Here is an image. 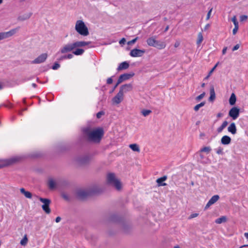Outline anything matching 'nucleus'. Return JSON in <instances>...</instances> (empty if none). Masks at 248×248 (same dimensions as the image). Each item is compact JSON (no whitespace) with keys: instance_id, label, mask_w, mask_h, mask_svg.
Returning a JSON list of instances; mask_svg holds the SVG:
<instances>
[{"instance_id":"7c9ffc66","label":"nucleus","mask_w":248,"mask_h":248,"mask_svg":"<svg viewBox=\"0 0 248 248\" xmlns=\"http://www.w3.org/2000/svg\"><path fill=\"white\" fill-rule=\"evenodd\" d=\"M151 113H152V111L149 109H142L141 111V114L144 117L147 116L148 115L150 114Z\"/></svg>"},{"instance_id":"20e7f679","label":"nucleus","mask_w":248,"mask_h":248,"mask_svg":"<svg viewBox=\"0 0 248 248\" xmlns=\"http://www.w3.org/2000/svg\"><path fill=\"white\" fill-rule=\"evenodd\" d=\"M107 181L108 184L114 186L117 190H120L122 189V183L120 181L116 178L114 173H108L107 176Z\"/></svg>"},{"instance_id":"e433bc0d","label":"nucleus","mask_w":248,"mask_h":248,"mask_svg":"<svg viewBox=\"0 0 248 248\" xmlns=\"http://www.w3.org/2000/svg\"><path fill=\"white\" fill-rule=\"evenodd\" d=\"M137 40H138V37H136L134 39H133V40H131L130 41H128L127 42V44L128 45H130L131 44H133L136 43V42L137 41Z\"/></svg>"},{"instance_id":"c85d7f7f","label":"nucleus","mask_w":248,"mask_h":248,"mask_svg":"<svg viewBox=\"0 0 248 248\" xmlns=\"http://www.w3.org/2000/svg\"><path fill=\"white\" fill-rule=\"evenodd\" d=\"M203 40L202 34L201 32H199L198 34V38L197 40V44L200 46Z\"/></svg>"},{"instance_id":"e2e57ef3","label":"nucleus","mask_w":248,"mask_h":248,"mask_svg":"<svg viewBox=\"0 0 248 248\" xmlns=\"http://www.w3.org/2000/svg\"><path fill=\"white\" fill-rule=\"evenodd\" d=\"M3 88V85L0 83V90H1Z\"/></svg>"},{"instance_id":"a211bd4d","label":"nucleus","mask_w":248,"mask_h":248,"mask_svg":"<svg viewBox=\"0 0 248 248\" xmlns=\"http://www.w3.org/2000/svg\"><path fill=\"white\" fill-rule=\"evenodd\" d=\"M129 66L128 62H124L121 63L117 68V70L120 71L124 69H127Z\"/></svg>"},{"instance_id":"f704fd0d","label":"nucleus","mask_w":248,"mask_h":248,"mask_svg":"<svg viewBox=\"0 0 248 248\" xmlns=\"http://www.w3.org/2000/svg\"><path fill=\"white\" fill-rule=\"evenodd\" d=\"M212 10H213V8H211L209 11H208V13H207V16H206V19L207 20H209L210 18V16H211V13H212Z\"/></svg>"},{"instance_id":"49530a36","label":"nucleus","mask_w":248,"mask_h":248,"mask_svg":"<svg viewBox=\"0 0 248 248\" xmlns=\"http://www.w3.org/2000/svg\"><path fill=\"white\" fill-rule=\"evenodd\" d=\"M180 44V42L179 41H176L174 45L175 47H178Z\"/></svg>"},{"instance_id":"1a4fd4ad","label":"nucleus","mask_w":248,"mask_h":248,"mask_svg":"<svg viewBox=\"0 0 248 248\" xmlns=\"http://www.w3.org/2000/svg\"><path fill=\"white\" fill-rule=\"evenodd\" d=\"M240 109L237 107L232 108L229 112V115L232 120H236L239 116Z\"/></svg>"},{"instance_id":"69168bd1","label":"nucleus","mask_w":248,"mask_h":248,"mask_svg":"<svg viewBox=\"0 0 248 248\" xmlns=\"http://www.w3.org/2000/svg\"><path fill=\"white\" fill-rule=\"evenodd\" d=\"M174 248H180V247L178 245H176L174 247Z\"/></svg>"},{"instance_id":"ea45409f","label":"nucleus","mask_w":248,"mask_h":248,"mask_svg":"<svg viewBox=\"0 0 248 248\" xmlns=\"http://www.w3.org/2000/svg\"><path fill=\"white\" fill-rule=\"evenodd\" d=\"M104 114L103 111H99L96 114V117L98 119L100 118L102 115Z\"/></svg>"},{"instance_id":"393cba45","label":"nucleus","mask_w":248,"mask_h":248,"mask_svg":"<svg viewBox=\"0 0 248 248\" xmlns=\"http://www.w3.org/2000/svg\"><path fill=\"white\" fill-rule=\"evenodd\" d=\"M228 124V122L226 121H224L222 123V124L220 125V126L218 127V128L217 129V131L218 132V133L221 132L222 131V130L227 126Z\"/></svg>"},{"instance_id":"8fccbe9b","label":"nucleus","mask_w":248,"mask_h":248,"mask_svg":"<svg viewBox=\"0 0 248 248\" xmlns=\"http://www.w3.org/2000/svg\"><path fill=\"white\" fill-rule=\"evenodd\" d=\"M50 202V201L47 199V214H49L50 212V209L48 207V204Z\"/></svg>"},{"instance_id":"2f4dec72","label":"nucleus","mask_w":248,"mask_h":248,"mask_svg":"<svg viewBox=\"0 0 248 248\" xmlns=\"http://www.w3.org/2000/svg\"><path fill=\"white\" fill-rule=\"evenodd\" d=\"M205 102H202L201 103L197 104L194 108V110L197 111L200 109V108L204 106L205 105Z\"/></svg>"},{"instance_id":"bf43d9fd","label":"nucleus","mask_w":248,"mask_h":248,"mask_svg":"<svg viewBox=\"0 0 248 248\" xmlns=\"http://www.w3.org/2000/svg\"><path fill=\"white\" fill-rule=\"evenodd\" d=\"M222 116V114L221 113H218L217 114V117H221Z\"/></svg>"},{"instance_id":"412c9836","label":"nucleus","mask_w":248,"mask_h":248,"mask_svg":"<svg viewBox=\"0 0 248 248\" xmlns=\"http://www.w3.org/2000/svg\"><path fill=\"white\" fill-rule=\"evenodd\" d=\"M84 52V50L80 47H77L73 51V53L75 55H81Z\"/></svg>"},{"instance_id":"39448f33","label":"nucleus","mask_w":248,"mask_h":248,"mask_svg":"<svg viewBox=\"0 0 248 248\" xmlns=\"http://www.w3.org/2000/svg\"><path fill=\"white\" fill-rule=\"evenodd\" d=\"M146 42L149 46L155 47L159 49H163L166 47L165 43L156 40L155 36L148 38L146 40Z\"/></svg>"},{"instance_id":"052dcab7","label":"nucleus","mask_w":248,"mask_h":248,"mask_svg":"<svg viewBox=\"0 0 248 248\" xmlns=\"http://www.w3.org/2000/svg\"><path fill=\"white\" fill-rule=\"evenodd\" d=\"M63 197L65 199V200H68V197L67 196H66L65 195H63Z\"/></svg>"},{"instance_id":"c03bdc74","label":"nucleus","mask_w":248,"mask_h":248,"mask_svg":"<svg viewBox=\"0 0 248 248\" xmlns=\"http://www.w3.org/2000/svg\"><path fill=\"white\" fill-rule=\"evenodd\" d=\"M112 82H113V79H112L111 78H109L107 79V84H110L112 83Z\"/></svg>"},{"instance_id":"bb28decb","label":"nucleus","mask_w":248,"mask_h":248,"mask_svg":"<svg viewBox=\"0 0 248 248\" xmlns=\"http://www.w3.org/2000/svg\"><path fill=\"white\" fill-rule=\"evenodd\" d=\"M227 221V218L225 216H222L219 218H217L215 220V222L217 224H221L223 222H225Z\"/></svg>"},{"instance_id":"a18cd8bd","label":"nucleus","mask_w":248,"mask_h":248,"mask_svg":"<svg viewBox=\"0 0 248 248\" xmlns=\"http://www.w3.org/2000/svg\"><path fill=\"white\" fill-rule=\"evenodd\" d=\"M30 17V16H28L25 18L22 17L21 16H19L18 19L20 21L26 20Z\"/></svg>"},{"instance_id":"f257e3e1","label":"nucleus","mask_w":248,"mask_h":248,"mask_svg":"<svg viewBox=\"0 0 248 248\" xmlns=\"http://www.w3.org/2000/svg\"><path fill=\"white\" fill-rule=\"evenodd\" d=\"M83 131L89 140L94 142H99L104 135L103 130L101 128L92 129L87 127Z\"/></svg>"},{"instance_id":"423d86ee","label":"nucleus","mask_w":248,"mask_h":248,"mask_svg":"<svg viewBox=\"0 0 248 248\" xmlns=\"http://www.w3.org/2000/svg\"><path fill=\"white\" fill-rule=\"evenodd\" d=\"M20 159V157L15 156L8 159L0 160V169L15 164Z\"/></svg>"},{"instance_id":"c756f323","label":"nucleus","mask_w":248,"mask_h":248,"mask_svg":"<svg viewBox=\"0 0 248 248\" xmlns=\"http://www.w3.org/2000/svg\"><path fill=\"white\" fill-rule=\"evenodd\" d=\"M28 242V239L27 238V234H25L22 239L20 241V244L21 245L25 246L27 245Z\"/></svg>"},{"instance_id":"774afa93","label":"nucleus","mask_w":248,"mask_h":248,"mask_svg":"<svg viewBox=\"0 0 248 248\" xmlns=\"http://www.w3.org/2000/svg\"><path fill=\"white\" fill-rule=\"evenodd\" d=\"M168 29H169V27H168V26H167V27L166 28V29H165V31H167L168 30Z\"/></svg>"},{"instance_id":"a878e982","label":"nucleus","mask_w":248,"mask_h":248,"mask_svg":"<svg viewBox=\"0 0 248 248\" xmlns=\"http://www.w3.org/2000/svg\"><path fill=\"white\" fill-rule=\"evenodd\" d=\"M210 96L209 97L210 101H213L216 97V94L213 87H211L210 90Z\"/></svg>"},{"instance_id":"2eb2a0df","label":"nucleus","mask_w":248,"mask_h":248,"mask_svg":"<svg viewBox=\"0 0 248 248\" xmlns=\"http://www.w3.org/2000/svg\"><path fill=\"white\" fill-rule=\"evenodd\" d=\"M228 131L232 135H235L237 132V128L234 123H232L228 127Z\"/></svg>"},{"instance_id":"6e6552de","label":"nucleus","mask_w":248,"mask_h":248,"mask_svg":"<svg viewBox=\"0 0 248 248\" xmlns=\"http://www.w3.org/2000/svg\"><path fill=\"white\" fill-rule=\"evenodd\" d=\"M134 76V73L133 72H131L130 73H125L124 74L121 75L117 81V82L116 83V86H118L119 84H120L122 82L128 80L130 79L131 78L133 77Z\"/></svg>"},{"instance_id":"f3484780","label":"nucleus","mask_w":248,"mask_h":248,"mask_svg":"<svg viewBox=\"0 0 248 248\" xmlns=\"http://www.w3.org/2000/svg\"><path fill=\"white\" fill-rule=\"evenodd\" d=\"M34 197L36 198V200L38 199L44 203L42 205V208L44 211L46 213V198H42L38 197L37 196H34Z\"/></svg>"},{"instance_id":"338daca9","label":"nucleus","mask_w":248,"mask_h":248,"mask_svg":"<svg viewBox=\"0 0 248 248\" xmlns=\"http://www.w3.org/2000/svg\"><path fill=\"white\" fill-rule=\"evenodd\" d=\"M202 87H204L205 86V83H203L202 84Z\"/></svg>"},{"instance_id":"7ed1b4c3","label":"nucleus","mask_w":248,"mask_h":248,"mask_svg":"<svg viewBox=\"0 0 248 248\" xmlns=\"http://www.w3.org/2000/svg\"><path fill=\"white\" fill-rule=\"evenodd\" d=\"M75 29L81 36H86L89 34L88 28L82 20H78L76 22Z\"/></svg>"},{"instance_id":"9d476101","label":"nucleus","mask_w":248,"mask_h":248,"mask_svg":"<svg viewBox=\"0 0 248 248\" xmlns=\"http://www.w3.org/2000/svg\"><path fill=\"white\" fill-rule=\"evenodd\" d=\"M145 52L144 49L135 48L131 50L130 55L132 57H140L142 56Z\"/></svg>"},{"instance_id":"9b49d317","label":"nucleus","mask_w":248,"mask_h":248,"mask_svg":"<svg viewBox=\"0 0 248 248\" xmlns=\"http://www.w3.org/2000/svg\"><path fill=\"white\" fill-rule=\"evenodd\" d=\"M46 59V54L44 53L39 55L37 58L35 59L34 60L31 61L30 63L31 64H39L43 62Z\"/></svg>"},{"instance_id":"680f3d73","label":"nucleus","mask_w":248,"mask_h":248,"mask_svg":"<svg viewBox=\"0 0 248 248\" xmlns=\"http://www.w3.org/2000/svg\"><path fill=\"white\" fill-rule=\"evenodd\" d=\"M31 85H32V86L33 87H34V88H35V87H36V84H35V83H32Z\"/></svg>"},{"instance_id":"aec40b11","label":"nucleus","mask_w":248,"mask_h":248,"mask_svg":"<svg viewBox=\"0 0 248 248\" xmlns=\"http://www.w3.org/2000/svg\"><path fill=\"white\" fill-rule=\"evenodd\" d=\"M48 186L49 187L50 189L53 190L56 188L57 186V183L54 180L50 179L48 181Z\"/></svg>"},{"instance_id":"603ef678","label":"nucleus","mask_w":248,"mask_h":248,"mask_svg":"<svg viewBox=\"0 0 248 248\" xmlns=\"http://www.w3.org/2000/svg\"><path fill=\"white\" fill-rule=\"evenodd\" d=\"M227 50V47H225L223 48V49L222 50V54L223 55H224L226 53Z\"/></svg>"},{"instance_id":"4d7b16f0","label":"nucleus","mask_w":248,"mask_h":248,"mask_svg":"<svg viewBox=\"0 0 248 248\" xmlns=\"http://www.w3.org/2000/svg\"><path fill=\"white\" fill-rule=\"evenodd\" d=\"M244 236L246 238V239L248 240V232L244 233Z\"/></svg>"},{"instance_id":"473e14b6","label":"nucleus","mask_w":248,"mask_h":248,"mask_svg":"<svg viewBox=\"0 0 248 248\" xmlns=\"http://www.w3.org/2000/svg\"><path fill=\"white\" fill-rule=\"evenodd\" d=\"M211 151V149L210 147H204L202 148L200 150L201 152H205L207 154H208Z\"/></svg>"},{"instance_id":"4be33fe9","label":"nucleus","mask_w":248,"mask_h":248,"mask_svg":"<svg viewBox=\"0 0 248 248\" xmlns=\"http://www.w3.org/2000/svg\"><path fill=\"white\" fill-rule=\"evenodd\" d=\"M167 178L166 176H164L161 178H159L156 180V182L159 186H165L167 184L166 183H162L163 182L165 181Z\"/></svg>"},{"instance_id":"ddd939ff","label":"nucleus","mask_w":248,"mask_h":248,"mask_svg":"<svg viewBox=\"0 0 248 248\" xmlns=\"http://www.w3.org/2000/svg\"><path fill=\"white\" fill-rule=\"evenodd\" d=\"M219 199V196L217 195H214L209 200L205 206V209H207L211 205L216 202Z\"/></svg>"},{"instance_id":"a19ab883","label":"nucleus","mask_w":248,"mask_h":248,"mask_svg":"<svg viewBox=\"0 0 248 248\" xmlns=\"http://www.w3.org/2000/svg\"><path fill=\"white\" fill-rule=\"evenodd\" d=\"M73 56L72 54H69L67 55L64 56L63 58L64 59H72L73 58Z\"/></svg>"},{"instance_id":"5fc2aeb1","label":"nucleus","mask_w":248,"mask_h":248,"mask_svg":"<svg viewBox=\"0 0 248 248\" xmlns=\"http://www.w3.org/2000/svg\"><path fill=\"white\" fill-rule=\"evenodd\" d=\"M61 220V218L60 217H56L55 221L57 223L59 222Z\"/></svg>"},{"instance_id":"6e6d98bb","label":"nucleus","mask_w":248,"mask_h":248,"mask_svg":"<svg viewBox=\"0 0 248 248\" xmlns=\"http://www.w3.org/2000/svg\"><path fill=\"white\" fill-rule=\"evenodd\" d=\"M232 21L233 23H234V22H236L237 21L236 16H233V17L232 18Z\"/></svg>"},{"instance_id":"4c0bfd02","label":"nucleus","mask_w":248,"mask_h":248,"mask_svg":"<svg viewBox=\"0 0 248 248\" xmlns=\"http://www.w3.org/2000/svg\"><path fill=\"white\" fill-rule=\"evenodd\" d=\"M198 215H199V214H198V213H193V214H191L190 216L188 217V219H191L193 218H195V217H198Z\"/></svg>"},{"instance_id":"f03ea898","label":"nucleus","mask_w":248,"mask_h":248,"mask_svg":"<svg viewBox=\"0 0 248 248\" xmlns=\"http://www.w3.org/2000/svg\"><path fill=\"white\" fill-rule=\"evenodd\" d=\"M91 42L76 41L72 43H69L64 45L61 49L62 53H66L73 51L77 47H84L90 45Z\"/></svg>"},{"instance_id":"0eeeda50","label":"nucleus","mask_w":248,"mask_h":248,"mask_svg":"<svg viewBox=\"0 0 248 248\" xmlns=\"http://www.w3.org/2000/svg\"><path fill=\"white\" fill-rule=\"evenodd\" d=\"M19 28L20 27H18L7 32H0V41L13 36L18 31Z\"/></svg>"},{"instance_id":"f8f14e48","label":"nucleus","mask_w":248,"mask_h":248,"mask_svg":"<svg viewBox=\"0 0 248 248\" xmlns=\"http://www.w3.org/2000/svg\"><path fill=\"white\" fill-rule=\"evenodd\" d=\"M124 99V94L120 91L112 98V102L113 104L117 105L120 104Z\"/></svg>"},{"instance_id":"5701e85b","label":"nucleus","mask_w":248,"mask_h":248,"mask_svg":"<svg viewBox=\"0 0 248 248\" xmlns=\"http://www.w3.org/2000/svg\"><path fill=\"white\" fill-rule=\"evenodd\" d=\"M20 191L21 193L24 195V196L29 199H31L32 197V194L29 191H27L24 188H21L20 189Z\"/></svg>"},{"instance_id":"b1692460","label":"nucleus","mask_w":248,"mask_h":248,"mask_svg":"<svg viewBox=\"0 0 248 248\" xmlns=\"http://www.w3.org/2000/svg\"><path fill=\"white\" fill-rule=\"evenodd\" d=\"M236 101V97L234 93H232L229 99V103L232 106L235 104Z\"/></svg>"},{"instance_id":"79ce46f5","label":"nucleus","mask_w":248,"mask_h":248,"mask_svg":"<svg viewBox=\"0 0 248 248\" xmlns=\"http://www.w3.org/2000/svg\"><path fill=\"white\" fill-rule=\"evenodd\" d=\"M126 42V40L124 38H123L122 39H121L120 41H119V44L120 45H124L125 44Z\"/></svg>"},{"instance_id":"58836bf2","label":"nucleus","mask_w":248,"mask_h":248,"mask_svg":"<svg viewBox=\"0 0 248 248\" xmlns=\"http://www.w3.org/2000/svg\"><path fill=\"white\" fill-rule=\"evenodd\" d=\"M60 66V65L58 63H55L53 65L52 68L54 70H56L58 68H59Z\"/></svg>"},{"instance_id":"4468645a","label":"nucleus","mask_w":248,"mask_h":248,"mask_svg":"<svg viewBox=\"0 0 248 248\" xmlns=\"http://www.w3.org/2000/svg\"><path fill=\"white\" fill-rule=\"evenodd\" d=\"M132 88L133 87L131 84H125L120 87L119 91L124 94V93L131 91Z\"/></svg>"},{"instance_id":"864d4df0","label":"nucleus","mask_w":248,"mask_h":248,"mask_svg":"<svg viewBox=\"0 0 248 248\" xmlns=\"http://www.w3.org/2000/svg\"><path fill=\"white\" fill-rule=\"evenodd\" d=\"M233 24L234 25V27L239 28V24H238V22L237 21H236V22H234L233 23Z\"/></svg>"},{"instance_id":"72a5a7b5","label":"nucleus","mask_w":248,"mask_h":248,"mask_svg":"<svg viewBox=\"0 0 248 248\" xmlns=\"http://www.w3.org/2000/svg\"><path fill=\"white\" fill-rule=\"evenodd\" d=\"M205 95V92L202 93V94H201L200 95H199V96H198L196 97V100L197 101H200L204 97Z\"/></svg>"},{"instance_id":"c9c22d12","label":"nucleus","mask_w":248,"mask_h":248,"mask_svg":"<svg viewBox=\"0 0 248 248\" xmlns=\"http://www.w3.org/2000/svg\"><path fill=\"white\" fill-rule=\"evenodd\" d=\"M248 19V16L246 15H242L240 17V20L241 21H246Z\"/></svg>"},{"instance_id":"cd10ccee","label":"nucleus","mask_w":248,"mask_h":248,"mask_svg":"<svg viewBox=\"0 0 248 248\" xmlns=\"http://www.w3.org/2000/svg\"><path fill=\"white\" fill-rule=\"evenodd\" d=\"M129 147L133 151L140 152V149L139 146L137 144H131L129 145Z\"/></svg>"},{"instance_id":"dca6fc26","label":"nucleus","mask_w":248,"mask_h":248,"mask_svg":"<svg viewBox=\"0 0 248 248\" xmlns=\"http://www.w3.org/2000/svg\"><path fill=\"white\" fill-rule=\"evenodd\" d=\"M231 142V138L227 135L223 136L221 139V143L223 145H228Z\"/></svg>"},{"instance_id":"0e129e2a","label":"nucleus","mask_w":248,"mask_h":248,"mask_svg":"<svg viewBox=\"0 0 248 248\" xmlns=\"http://www.w3.org/2000/svg\"><path fill=\"white\" fill-rule=\"evenodd\" d=\"M248 247V245H245L241 247V248Z\"/></svg>"},{"instance_id":"09e8293b","label":"nucleus","mask_w":248,"mask_h":248,"mask_svg":"<svg viewBox=\"0 0 248 248\" xmlns=\"http://www.w3.org/2000/svg\"><path fill=\"white\" fill-rule=\"evenodd\" d=\"M218 65V63H217L215 66L211 70V71H210V73H209V75H210L214 70L216 68L217 66Z\"/></svg>"},{"instance_id":"6ab92c4d","label":"nucleus","mask_w":248,"mask_h":248,"mask_svg":"<svg viewBox=\"0 0 248 248\" xmlns=\"http://www.w3.org/2000/svg\"><path fill=\"white\" fill-rule=\"evenodd\" d=\"M88 195L89 193L84 190H80L78 192V196L80 199H84Z\"/></svg>"},{"instance_id":"de8ad7c7","label":"nucleus","mask_w":248,"mask_h":248,"mask_svg":"<svg viewBox=\"0 0 248 248\" xmlns=\"http://www.w3.org/2000/svg\"><path fill=\"white\" fill-rule=\"evenodd\" d=\"M238 28H237V27H234L232 30V33L233 34H235L236 33V32H237L238 31Z\"/></svg>"},{"instance_id":"37998d69","label":"nucleus","mask_w":248,"mask_h":248,"mask_svg":"<svg viewBox=\"0 0 248 248\" xmlns=\"http://www.w3.org/2000/svg\"><path fill=\"white\" fill-rule=\"evenodd\" d=\"M239 47H240V45L239 44H237L235 46H233V47L232 48V51H235V50L238 49Z\"/></svg>"},{"instance_id":"3c124183","label":"nucleus","mask_w":248,"mask_h":248,"mask_svg":"<svg viewBox=\"0 0 248 248\" xmlns=\"http://www.w3.org/2000/svg\"><path fill=\"white\" fill-rule=\"evenodd\" d=\"M210 27V24H206L205 27H204V30L206 31Z\"/></svg>"},{"instance_id":"13d9d810","label":"nucleus","mask_w":248,"mask_h":248,"mask_svg":"<svg viewBox=\"0 0 248 248\" xmlns=\"http://www.w3.org/2000/svg\"><path fill=\"white\" fill-rule=\"evenodd\" d=\"M221 152H222V150H221V149H218V150L217 151V154H220Z\"/></svg>"}]
</instances>
